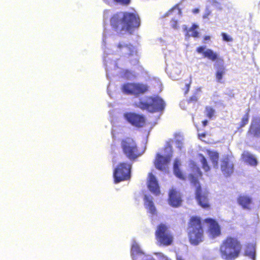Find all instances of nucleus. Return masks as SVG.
I'll return each mask as SVG.
<instances>
[{
    "instance_id": "nucleus-5",
    "label": "nucleus",
    "mask_w": 260,
    "mask_h": 260,
    "mask_svg": "<svg viewBox=\"0 0 260 260\" xmlns=\"http://www.w3.org/2000/svg\"><path fill=\"white\" fill-rule=\"evenodd\" d=\"M121 147L123 154L132 161H135L143 153L140 152L136 142L131 138L123 139L121 142Z\"/></svg>"
},
{
    "instance_id": "nucleus-47",
    "label": "nucleus",
    "mask_w": 260,
    "mask_h": 260,
    "mask_svg": "<svg viewBox=\"0 0 260 260\" xmlns=\"http://www.w3.org/2000/svg\"><path fill=\"white\" fill-rule=\"evenodd\" d=\"M177 260H183V259H182L181 257L177 256Z\"/></svg>"
},
{
    "instance_id": "nucleus-42",
    "label": "nucleus",
    "mask_w": 260,
    "mask_h": 260,
    "mask_svg": "<svg viewBox=\"0 0 260 260\" xmlns=\"http://www.w3.org/2000/svg\"><path fill=\"white\" fill-rule=\"evenodd\" d=\"M210 39V37L209 36H206L204 39V43H207L208 41Z\"/></svg>"
},
{
    "instance_id": "nucleus-51",
    "label": "nucleus",
    "mask_w": 260,
    "mask_h": 260,
    "mask_svg": "<svg viewBox=\"0 0 260 260\" xmlns=\"http://www.w3.org/2000/svg\"><path fill=\"white\" fill-rule=\"evenodd\" d=\"M187 35H188L189 37L190 36V35H189V33H187Z\"/></svg>"
},
{
    "instance_id": "nucleus-40",
    "label": "nucleus",
    "mask_w": 260,
    "mask_h": 260,
    "mask_svg": "<svg viewBox=\"0 0 260 260\" xmlns=\"http://www.w3.org/2000/svg\"><path fill=\"white\" fill-rule=\"evenodd\" d=\"M212 5L217 7L219 5V3L218 2L217 0H212Z\"/></svg>"
},
{
    "instance_id": "nucleus-53",
    "label": "nucleus",
    "mask_w": 260,
    "mask_h": 260,
    "mask_svg": "<svg viewBox=\"0 0 260 260\" xmlns=\"http://www.w3.org/2000/svg\"><path fill=\"white\" fill-rule=\"evenodd\" d=\"M108 68H111V67L108 66Z\"/></svg>"
},
{
    "instance_id": "nucleus-36",
    "label": "nucleus",
    "mask_w": 260,
    "mask_h": 260,
    "mask_svg": "<svg viewBox=\"0 0 260 260\" xmlns=\"http://www.w3.org/2000/svg\"><path fill=\"white\" fill-rule=\"evenodd\" d=\"M222 39L224 41L231 42L233 41L232 38L227 34H222Z\"/></svg>"
},
{
    "instance_id": "nucleus-41",
    "label": "nucleus",
    "mask_w": 260,
    "mask_h": 260,
    "mask_svg": "<svg viewBox=\"0 0 260 260\" xmlns=\"http://www.w3.org/2000/svg\"><path fill=\"white\" fill-rule=\"evenodd\" d=\"M185 87H186V90L185 91V93H186L188 91V90L189 89L190 83H186L185 84Z\"/></svg>"
},
{
    "instance_id": "nucleus-9",
    "label": "nucleus",
    "mask_w": 260,
    "mask_h": 260,
    "mask_svg": "<svg viewBox=\"0 0 260 260\" xmlns=\"http://www.w3.org/2000/svg\"><path fill=\"white\" fill-rule=\"evenodd\" d=\"M155 235L158 241L165 245H169L172 242V236L168 230L167 226L162 223L157 226Z\"/></svg>"
},
{
    "instance_id": "nucleus-1",
    "label": "nucleus",
    "mask_w": 260,
    "mask_h": 260,
    "mask_svg": "<svg viewBox=\"0 0 260 260\" xmlns=\"http://www.w3.org/2000/svg\"><path fill=\"white\" fill-rule=\"evenodd\" d=\"M114 30L117 32L132 30L140 25L139 16L133 13L120 12L115 14L110 19Z\"/></svg>"
},
{
    "instance_id": "nucleus-44",
    "label": "nucleus",
    "mask_w": 260,
    "mask_h": 260,
    "mask_svg": "<svg viewBox=\"0 0 260 260\" xmlns=\"http://www.w3.org/2000/svg\"><path fill=\"white\" fill-rule=\"evenodd\" d=\"M107 36L105 35H104L103 36V42L104 44L106 43V40Z\"/></svg>"
},
{
    "instance_id": "nucleus-19",
    "label": "nucleus",
    "mask_w": 260,
    "mask_h": 260,
    "mask_svg": "<svg viewBox=\"0 0 260 260\" xmlns=\"http://www.w3.org/2000/svg\"><path fill=\"white\" fill-rule=\"evenodd\" d=\"M197 51L200 54H203L205 57H207L212 61H215L218 57V55L212 50L206 49V46H200L197 49Z\"/></svg>"
},
{
    "instance_id": "nucleus-26",
    "label": "nucleus",
    "mask_w": 260,
    "mask_h": 260,
    "mask_svg": "<svg viewBox=\"0 0 260 260\" xmlns=\"http://www.w3.org/2000/svg\"><path fill=\"white\" fill-rule=\"evenodd\" d=\"M245 253L252 260H255V248L252 244H249L247 245Z\"/></svg>"
},
{
    "instance_id": "nucleus-12",
    "label": "nucleus",
    "mask_w": 260,
    "mask_h": 260,
    "mask_svg": "<svg viewBox=\"0 0 260 260\" xmlns=\"http://www.w3.org/2000/svg\"><path fill=\"white\" fill-rule=\"evenodd\" d=\"M181 11L180 9L178 7V5H176L168 12L165 13L162 16L163 17H166L170 15H175V17L173 18L170 21V25L175 30L179 31L180 22L178 21V19L180 17Z\"/></svg>"
},
{
    "instance_id": "nucleus-29",
    "label": "nucleus",
    "mask_w": 260,
    "mask_h": 260,
    "mask_svg": "<svg viewBox=\"0 0 260 260\" xmlns=\"http://www.w3.org/2000/svg\"><path fill=\"white\" fill-rule=\"evenodd\" d=\"M199 157L200 159V160L202 165V168L205 172H207L210 170V167L209 166L207 159L205 157V156L202 154H199Z\"/></svg>"
},
{
    "instance_id": "nucleus-10",
    "label": "nucleus",
    "mask_w": 260,
    "mask_h": 260,
    "mask_svg": "<svg viewBox=\"0 0 260 260\" xmlns=\"http://www.w3.org/2000/svg\"><path fill=\"white\" fill-rule=\"evenodd\" d=\"M165 151L167 154L165 156H163L157 153L154 162L155 167L159 170H163L165 169V166L170 162L172 157V147L171 146L166 147Z\"/></svg>"
},
{
    "instance_id": "nucleus-50",
    "label": "nucleus",
    "mask_w": 260,
    "mask_h": 260,
    "mask_svg": "<svg viewBox=\"0 0 260 260\" xmlns=\"http://www.w3.org/2000/svg\"><path fill=\"white\" fill-rule=\"evenodd\" d=\"M219 1L221 2H223L225 1V0H219Z\"/></svg>"
},
{
    "instance_id": "nucleus-34",
    "label": "nucleus",
    "mask_w": 260,
    "mask_h": 260,
    "mask_svg": "<svg viewBox=\"0 0 260 260\" xmlns=\"http://www.w3.org/2000/svg\"><path fill=\"white\" fill-rule=\"evenodd\" d=\"M114 2L123 6L128 5L131 2V0H113Z\"/></svg>"
},
{
    "instance_id": "nucleus-8",
    "label": "nucleus",
    "mask_w": 260,
    "mask_h": 260,
    "mask_svg": "<svg viewBox=\"0 0 260 260\" xmlns=\"http://www.w3.org/2000/svg\"><path fill=\"white\" fill-rule=\"evenodd\" d=\"M121 89L125 94L138 96L145 93L148 89V86L140 83H126L121 86Z\"/></svg>"
},
{
    "instance_id": "nucleus-45",
    "label": "nucleus",
    "mask_w": 260,
    "mask_h": 260,
    "mask_svg": "<svg viewBox=\"0 0 260 260\" xmlns=\"http://www.w3.org/2000/svg\"><path fill=\"white\" fill-rule=\"evenodd\" d=\"M191 34V36H192L193 38H198L199 37V34Z\"/></svg>"
},
{
    "instance_id": "nucleus-46",
    "label": "nucleus",
    "mask_w": 260,
    "mask_h": 260,
    "mask_svg": "<svg viewBox=\"0 0 260 260\" xmlns=\"http://www.w3.org/2000/svg\"><path fill=\"white\" fill-rule=\"evenodd\" d=\"M208 123V120H204L203 121V126H206L207 125Z\"/></svg>"
},
{
    "instance_id": "nucleus-48",
    "label": "nucleus",
    "mask_w": 260,
    "mask_h": 260,
    "mask_svg": "<svg viewBox=\"0 0 260 260\" xmlns=\"http://www.w3.org/2000/svg\"><path fill=\"white\" fill-rule=\"evenodd\" d=\"M159 255L160 256H163V257L164 256V255H163V254H162V253H159Z\"/></svg>"
},
{
    "instance_id": "nucleus-11",
    "label": "nucleus",
    "mask_w": 260,
    "mask_h": 260,
    "mask_svg": "<svg viewBox=\"0 0 260 260\" xmlns=\"http://www.w3.org/2000/svg\"><path fill=\"white\" fill-rule=\"evenodd\" d=\"M123 118L128 123L138 127H142L145 122L143 115L134 112H125L123 113Z\"/></svg>"
},
{
    "instance_id": "nucleus-33",
    "label": "nucleus",
    "mask_w": 260,
    "mask_h": 260,
    "mask_svg": "<svg viewBox=\"0 0 260 260\" xmlns=\"http://www.w3.org/2000/svg\"><path fill=\"white\" fill-rule=\"evenodd\" d=\"M175 145L176 146L179 148L180 150H181L183 145L182 139H181L180 137L177 138L175 141Z\"/></svg>"
},
{
    "instance_id": "nucleus-22",
    "label": "nucleus",
    "mask_w": 260,
    "mask_h": 260,
    "mask_svg": "<svg viewBox=\"0 0 260 260\" xmlns=\"http://www.w3.org/2000/svg\"><path fill=\"white\" fill-rule=\"evenodd\" d=\"M237 202L244 209H250L252 198L248 196L240 194L237 198Z\"/></svg>"
},
{
    "instance_id": "nucleus-6",
    "label": "nucleus",
    "mask_w": 260,
    "mask_h": 260,
    "mask_svg": "<svg viewBox=\"0 0 260 260\" xmlns=\"http://www.w3.org/2000/svg\"><path fill=\"white\" fill-rule=\"evenodd\" d=\"M189 178L191 183L196 188V198L199 205L205 209L209 208L208 192L202 189L197 177L190 174Z\"/></svg>"
},
{
    "instance_id": "nucleus-31",
    "label": "nucleus",
    "mask_w": 260,
    "mask_h": 260,
    "mask_svg": "<svg viewBox=\"0 0 260 260\" xmlns=\"http://www.w3.org/2000/svg\"><path fill=\"white\" fill-rule=\"evenodd\" d=\"M205 111L207 116L209 119H211L216 113L215 110L210 106H207L206 107Z\"/></svg>"
},
{
    "instance_id": "nucleus-21",
    "label": "nucleus",
    "mask_w": 260,
    "mask_h": 260,
    "mask_svg": "<svg viewBox=\"0 0 260 260\" xmlns=\"http://www.w3.org/2000/svg\"><path fill=\"white\" fill-rule=\"evenodd\" d=\"M109 55L110 53H109L108 50H105L104 56V62L105 67V70L106 71V76L107 78H109V73H108V63L113 66L114 69L118 68L117 67V63L116 60V59H117L116 58L114 60L113 57H111L108 56Z\"/></svg>"
},
{
    "instance_id": "nucleus-3",
    "label": "nucleus",
    "mask_w": 260,
    "mask_h": 260,
    "mask_svg": "<svg viewBox=\"0 0 260 260\" xmlns=\"http://www.w3.org/2000/svg\"><path fill=\"white\" fill-rule=\"evenodd\" d=\"M189 241L192 244L198 245L203 241V229L201 220L198 217H192L188 228Z\"/></svg>"
},
{
    "instance_id": "nucleus-15",
    "label": "nucleus",
    "mask_w": 260,
    "mask_h": 260,
    "mask_svg": "<svg viewBox=\"0 0 260 260\" xmlns=\"http://www.w3.org/2000/svg\"><path fill=\"white\" fill-rule=\"evenodd\" d=\"M144 205L147 212L152 215L156 214V209L153 202V198L150 194H145L144 197Z\"/></svg>"
},
{
    "instance_id": "nucleus-43",
    "label": "nucleus",
    "mask_w": 260,
    "mask_h": 260,
    "mask_svg": "<svg viewBox=\"0 0 260 260\" xmlns=\"http://www.w3.org/2000/svg\"><path fill=\"white\" fill-rule=\"evenodd\" d=\"M200 10L199 9L196 8L192 10V12L194 14H198Z\"/></svg>"
},
{
    "instance_id": "nucleus-2",
    "label": "nucleus",
    "mask_w": 260,
    "mask_h": 260,
    "mask_svg": "<svg viewBox=\"0 0 260 260\" xmlns=\"http://www.w3.org/2000/svg\"><path fill=\"white\" fill-rule=\"evenodd\" d=\"M241 248L240 243L236 239L228 238L220 246L221 257L225 260H234L238 256Z\"/></svg>"
},
{
    "instance_id": "nucleus-27",
    "label": "nucleus",
    "mask_w": 260,
    "mask_h": 260,
    "mask_svg": "<svg viewBox=\"0 0 260 260\" xmlns=\"http://www.w3.org/2000/svg\"><path fill=\"white\" fill-rule=\"evenodd\" d=\"M243 155L245 160L250 165L255 166L257 165V160L252 154L248 152H244Z\"/></svg>"
},
{
    "instance_id": "nucleus-20",
    "label": "nucleus",
    "mask_w": 260,
    "mask_h": 260,
    "mask_svg": "<svg viewBox=\"0 0 260 260\" xmlns=\"http://www.w3.org/2000/svg\"><path fill=\"white\" fill-rule=\"evenodd\" d=\"M248 133L252 134L254 137L260 136V118L254 117L252 119Z\"/></svg>"
},
{
    "instance_id": "nucleus-32",
    "label": "nucleus",
    "mask_w": 260,
    "mask_h": 260,
    "mask_svg": "<svg viewBox=\"0 0 260 260\" xmlns=\"http://www.w3.org/2000/svg\"><path fill=\"white\" fill-rule=\"evenodd\" d=\"M249 120V114L248 111L244 115L242 119L241 122V127H244L245 125L248 123Z\"/></svg>"
},
{
    "instance_id": "nucleus-49",
    "label": "nucleus",
    "mask_w": 260,
    "mask_h": 260,
    "mask_svg": "<svg viewBox=\"0 0 260 260\" xmlns=\"http://www.w3.org/2000/svg\"><path fill=\"white\" fill-rule=\"evenodd\" d=\"M136 28H134V29H133V30H129V33H131V31L135 30V29Z\"/></svg>"
},
{
    "instance_id": "nucleus-28",
    "label": "nucleus",
    "mask_w": 260,
    "mask_h": 260,
    "mask_svg": "<svg viewBox=\"0 0 260 260\" xmlns=\"http://www.w3.org/2000/svg\"><path fill=\"white\" fill-rule=\"evenodd\" d=\"M209 155L213 164V167L215 168H217L219 159L218 153L215 151H209Z\"/></svg>"
},
{
    "instance_id": "nucleus-24",
    "label": "nucleus",
    "mask_w": 260,
    "mask_h": 260,
    "mask_svg": "<svg viewBox=\"0 0 260 260\" xmlns=\"http://www.w3.org/2000/svg\"><path fill=\"white\" fill-rule=\"evenodd\" d=\"M120 70L119 76L123 78L132 80L137 77L136 73L134 71L122 69H120Z\"/></svg>"
},
{
    "instance_id": "nucleus-16",
    "label": "nucleus",
    "mask_w": 260,
    "mask_h": 260,
    "mask_svg": "<svg viewBox=\"0 0 260 260\" xmlns=\"http://www.w3.org/2000/svg\"><path fill=\"white\" fill-rule=\"evenodd\" d=\"M169 204L174 207L179 206L182 202V200L180 193L175 189L172 188L170 190L169 194Z\"/></svg>"
},
{
    "instance_id": "nucleus-23",
    "label": "nucleus",
    "mask_w": 260,
    "mask_h": 260,
    "mask_svg": "<svg viewBox=\"0 0 260 260\" xmlns=\"http://www.w3.org/2000/svg\"><path fill=\"white\" fill-rule=\"evenodd\" d=\"M215 66L216 69V78L218 82H221L223 75L225 74V68L220 62H217Z\"/></svg>"
},
{
    "instance_id": "nucleus-39",
    "label": "nucleus",
    "mask_w": 260,
    "mask_h": 260,
    "mask_svg": "<svg viewBox=\"0 0 260 260\" xmlns=\"http://www.w3.org/2000/svg\"><path fill=\"white\" fill-rule=\"evenodd\" d=\"M197 101L198 98L196 95H192L189 99V101L191 102H197Z\"/></svg>"
},
{
    "instance_id": "nucleus-7",
    "label": "nucleus",
    "mask_w": 260,
    "mask_h": 260,
    "mask_svg": "<svg viewBox=\"0 0 260 260\" xmlns=\"http://www.w3.org/2000/svg\"><path fill=\"white\" fill-rule=\"evenodd\" d=\"M132 164L120 163L114 170L113 177L114 182L118 183L122 180L131 178Z\"/></svg>"
},
{
    "instance_id": "nucleus-54",
    "label": "nucleus",
    "mask_w": 260,
    "mask_h": 260,
    "mask_svg": "<svg viewBox=\"0 0 260 260\" xmlns=\"http://www.w3.org/2000/svg\"><path fill=\"white\" fill-rule=\"evenodd\" d=\"M166 260H169V259H168V258H166Z\"/></svg>"
},
{
    "instance_id": "nucleus-52",
    "label": "nucleus",
    "mask_w": 260,
    "mask_h": 260,
    "mask_svg": "<svg viewBox=\"0 0 260 260\" xmlns=\"http://www.w3.org/2000/svg\"><path fill=\"white\" fill-rule=\"evenodd\" d=\"M108 68H111V67L108 66Z\"/></svg>"
},
{
    "instance_id": "nucleus-30",
    "label": "nucleus",
    "mask_w": 260,
    "mask_h": 260,
    "mask_svg": "<svg viewBox=\"0 0 260 260\" xmlns=\"http://www.w3.org/2000/svg\"><path fill=\"white\" fill-rule=\"evenodd\" d=\"M182 30L185 31H186V32H188L189 31H192V32H199L197 30V29L199 28V26L196 24H193L192 25V26L189 28V29L188 30L187 27L185 25H182Z\"/></svg>"
},
{
    "instance_id": "nucleus-37",
    "label": "nucleus",
    "mask_w": 260,
    "mask_h": 260,
    "mask_svg": "<svg viewBox=\"0 0 260 260\" xmlns=\"http://www.w3.org/2000/svg\"><path fill=\"white\" fill-rule=\"evenodd\" d=\"M110 14V11L108 10H106L104 12L103 14V18L104 20H107L109 18V16Z\"/></svg>"
},
{
    "instance_id": "nucleus-38",
    "label": "nucleus",
    "mask_w": 260,
    "mask_h": 260,
    "mask_svg": "<svg viewBox=\"0 0 260 260\" xmlns=\"http://www.w3.org/2000/svg\"><path fill=\"white\" fill-rule=\"evenodd\" d=\"M195 172L198 176H201L202 173L199 167H196L195 168Z\"/></svg>"
},
{
    "instance_id": "nucleus-4",
    "label": "nucleus",
    "mask_w": 260,
    "mask_h": 260,
    "mask_svg": "<svg viewBox=\"0 0 260 260\" xmlns=\"http://www.w3.org/2000/svg\"><path fill=\"white\" fill-rule=\"evenodd\" d=\"M137 106L142 109L147 110L150 112L154 113L162 111L165 107V103L161 98L156 96L147 97L140 100L137 104Z\"/></svg>"
},
{
    "instance_id": "nucleus-18",
    "label": "nucleus",
    "mask_w": 260,
    "mask_h": 260,
    "mask_svg": "<svg viewBox=\"0 0 260 260\" xmlns=\"http://www.w3.org/2000/svg\"><path fill=\"white\" fill-rule=\"evenodd\" d=\"M221 170L226 177L230 176L234 171V165L228 157H225L221 164Z\"/></svg>"
},
{
    "instance_id": "nucleus-13",
    "label": "nucleus",
    "mask_w": 260,
    "mask_h": 260,
    "mask_svg": "<svg viewBox=\"0 0 260 260\" xmlns=\"http://www.w3.org/2000/svg\"><path fill=\"white\" fill-rule=\"evenodd\" d=\"M118 48L121 50L123 53L127 54L131 57H134V58H131L130 63L135 66L139 62L138 56L137 55V50L136 48L131 44H125L119 43L118 46Z\"/></svg>"
},
{
    "instance_id": "nucleus-25",
    "label": "nucleus",
    "mask_w": 260,
    "mask_h": 260,
    "mask_svg": "<svg viewBox=\"0 0 260 260\" xmlns=\"http://www.w3.org/2000/svg\"><path fill=\"white\" fill-rule=\"evenodd\" d=\"M181 165L180 161L179 159L176 158L173 165V171L175 175L180 179H184V176L182 172L179 169Z\"/></svg>"
},
{
    "instance_id": "nucleus-14",
    "label": "nucleus",
    "mask_w": 260,
    "mask_h": 260,
    "mask_svg": "<svg viewBox=\"0 0 260 260\" xmlns=\"http://www.w3.org/2000/svg\"><path fill=\"white\" fill-rule=\"evenodd\" d=\"M206 223L208 225L209 231L210 235L213 238L217 237L220 234V228L218 223L212 218H206L205 220Z\"/></svg>"
},
{
    "instance_id": "nucleus-35",
    "label": "nucleus",
    "mask_w": 260,
    "mask_h": 260,
    "mask_svg": "<svg viewBox=\"0 0 260 260\" xmlns=\"http://www.w3.org/2000/svg\"><path fill=\"white\" fill-rule=\"evenodd\" d=\"M181 73V71L179 69H178L177 68L174 69L172 71L171 74H172V77L173 80H177V77L174 76V74H176L178 76L180 75Z\"/></svg>"
},
{
    "instance_id": "nucleus-17",
    "label": "nucleus",
    "mask_w": 260,
    "mask_h": 260,
    "mask_svg": "<svg viewBox=\"0 0 260 260\" xmlns=\"http://www.w3.org/2000/svg\"><path fill=\"white\" fill-rule=\"evenodd\" d=\"M147 186L150 191L153 193L155 195H157L159 193V187L158 181L152 173H149V174Z\"/></svg>"
}]
</instances>
